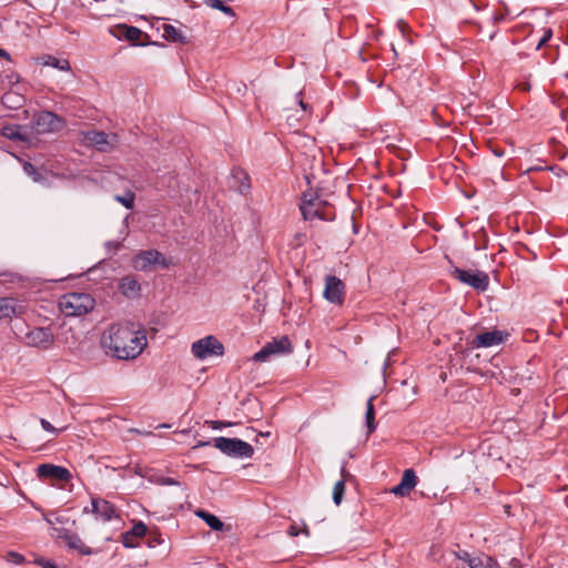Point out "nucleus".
<instances>
[{
  "mask_svg": "<svg viewBox=\"0 0 568 568\" xmlns=\"http://www.w3.org/2000/svg\"><path fill=\"white\" fill-rule=\"evenodd\" d=\"M346 286L344 282L335 275L325 276L324 298L336 305H342L345 301Z\"/></svg>",
  "mask_w": 568,
  "mask_h": 568,
  "instance_id": "10",
  "label": "nucleus"
},
{
  "mask_svg": "<svg viewBox=\"0 0 568 568\" xmlns=\"http://www.w3.org/2000/svg\"><path fill=\"white\" fill-rule=\"evenodd\" d=\"M43 568H57V566L54 565V562H52L51 560H47L44 562V567Z\"/></svg>",
  "mask_w": 568,
  "mask_h": 568,
  "instance_id": "47",
  "label": "nucleus"
},
{
  "mask_svg": "<svg viewBox=\"0 0 568 568\" xmlns=\"http://www.w3.org/2000/svg\"><path fill=\"white\" fill-rule=\"evenodd\" d=\"M374 397H371L367 400L366 405V426H367V434L371 435L376 429V423H375V408L373 404Z\"/></svg>",
  "mask_w": 568,
  "mask_h": 568,
  "instance_id": "26",
  "label": "nucleus"
},
{
  "mask_svg": "<svg viewBox=\"0 0 568 568\" xmlns=\"http://www.w3.org/2000/svg\"><path fill=\"white\" fill-rule=\"evenodd\" d=\"M41 423V426L44 430L47 432H51V433H57L58 430L44 418H41L40 420Z\"/></svg>",
  "mask_w": 568,
  "mask_h": 568,
  "instance_id": "38",
  "label": "nucleus"
},
{
  "mask_svg": "<svg viewBox=\"0 0 568 568\" xmlns=\"http://www.w3.org/2000/svg\"><path fill=\"white\" fill-rule=\"evenodd\" d=\"M417 485V476L415 471L409 468L405 469L400 479V483L390 489V493L395 496H407Z\"/></svg>",
  "mask_w": 568,
  "mask_h": 568,
  "instance_id": "18",
  "label": "nucleus"
},
{
  "mask_svg": "<svg viewBox=\"0 0 568 568\" xmlns=\"http://www.w3.org/2000/svg\"><path fill=\"white\" fill-rule=\"evenodd\" d=\"M233 178L240 180L241 184L239 185L237 189L241 193H244L250 189V180L245 172H243L242 170H234Z\"/></svg>",
  "mask_w": 568,
  "mask_h": 568,
  "instance_id": "31",
  "label": "nucleus"
},
{
  "mask_svg": "<svg viewBox=\"0 0 568 568\" xmlns=\"http://www.w3.org/2000/svg\"><path fill=\"white\" fill-rule=\"evenodd\" d=\"M1 133L4 138H7L9 140H13V141H26L27 140V134L22 133V128H21V125H18V124L4 125L1 129Z\"/></svg>",
  "mask_w": 568,
  "mask_h": 568,
  "instance_id": "23",
  "label": "nucleus"
},
{
  "mask_svg": "<svg viewBox=\"0 0 568 568\" xmlns=\"http://www.w3.org/2000/svg\"><path fill=\"white\" fill-rule=\"evenodd\" d=\"M301 532V530L297 528L296 525H291L290 528H288V535L292 536V537H296L298 536Z\"/></svg>",
  "mask_w": 568,
  "mask_h": 568,
  "instance_id": "42",
  "label": "nucleus"
},
{
  "mask_svg": "<svg viewBox=\"0 0 568 568\" xmlns=\"http://www.w3.org/2000/svg\"><path fill=\"white\" fill-rule=\"evenodd\" d=\"M119 291L128 298H136L141 294V285L135 276L128 275L121 278Z\"/></svg>",
  "mask_w": 568,
  "mask_h": 568,
  "instance_id": "20",
  "label": "nucleus"
},
{
  "mask_svg": "<svg viewBox=\"0 0 568 568\" xmlns=\"http://www.w3.org/2000/svg\"><path fill=\"white\" fill-rule=\"evenodd\" d=\"M484 568H501L500 565L489 556L484 557Z\"/></svg>",
  "mask_w": 568,
  "mask_h": 568,
  "instance_id": "35",
  "label": "nucleus"
},
{
  "mask_svg": "<svg viewBox=\"0 0 568 568\" xmlns=\"http://www.w3.org/2000/svg\"><path fill=\"white\" fill-rule=\"evenodd\" d=\"M55 341L51 327H32L23 336V343L29 347L49 349Z\"/></svg>",
  "mask_w": 568,
  "mask_h": 568,
  "instance_id": "6",
  "label": "nucleus"
},
{
  "mask_svg": "<svg viewBox=\"0 0 568 568\" xmlns=\"http://www.w3.org/2000/svg\"><path fill=\"white\" fill-rule=\"evenodd\" d=\"M507 336H508L507 333H504L498 329L485 332V333L478 334L474 337L473 345L477 348H487V347H491V346H497V345L503 344L506 341Z\"/></svg>",
  "mask_w": 568,
  "mask_h": 568,
  "instance_id": "13",
  "label": "nucleus"
},
{
  "mask_svg": "<svg viewBox=\"0 0 568 568\" xmlns=\"http://www.w3.org/2000/svg\"><path fill=\"white\" fill-rule=\"evenodd\" d=\"M206 424H210L213 429H221L222 427L231 425V423H226V422H222V420H211V422H206Z\"/></svg>",
  "mask_w": 568,
  "mask_h": 568,
  "instance_id": "37",
  "label": "nucleus"
},
{
  "mask_svg": "<svg viewBox=\"0 0 568 568\" xmlns=\"http://www.w3.org/2000/svg\"><path fill=\"white\" fill-rule=\"evenodd\" d=\"M397 28L403 36H405L406 31L409 29L408 24L404 20H399L397 22Z\"/></svg>",
  "mask_w": 568,
  "mask_h": 568,
  "instance_id": "41",
  "label": "nucleus"
},
{
  "mask_svg": "<svg viewBox=\"0 0 568 568\" xmlns=\"http://www.w3.org/2000/svg\"><path fill=\"white\" fill-rule=\"evenodd\" d=\"M26 312L22 302L14 297H0V320L21 316Z\"/></svg>",
  "mask_w": 568,
  "mask_h": 568,
  "instance_id": "16",
  "label": "nucleus"
},
{
  "mask_svg": "<svg viewBox=\"0 0 568 568\" xmlns=\"http://www.w3.org/2000/svg\"><path fill=\"white\" fill-rule=\"evenodd\" d=\"M114 36L119 39H125L130 41L133 45H145L146 43L141 41V39L142 37L149 38L148 34H144L141 29L126 24H119Z\"/></svg>",
  "mask_w": 568,
  "mask_h": 568,
  "instance_id": "19",
  "label": "nucleus"
},
{
  "mask_svg": "<svg viewBox=\"0 0 568 568\" xmlns=\"http://www.w3.org/2000/svg\"><path fill=\"white\" fill-rule=\"evenodd\" d=\"M195 515L203 519L206 523V525L215 531H220L224 528L223 521L219 519L215 515H212L203 509L196 510Z\"/></svg>",
  "mask_w": 568,
  "mask_h": 568,
  "instance_id": "24",
  "label": "nucleus"
},
{
  "mask_svg": "<svg viewBox=\"0 0 568 568\" xmlns=\"http://www.w3.org/2000/svg\"><path fill=\"white\" fill-rule=\"evenodd\" d=\"M203 3L213 9L220 10L230 17L235 16L234 10L230 6L224 4L221 0H203Z\"/></svg>",
  "mask_w": 568,
  "mask_h": 568,
  "instance_id": "28",
  "label": "nucleus"
},
{
  "mask_svg": "<svg viewBox=\"0 0 568 568\" xmlns=\"http://www.w3.org/2000/svg\"><path fill=\"white\" fill-rule=\"evenodd\" d=\"M95 306V300L89 293L70 292L59 298V308L65 316H82Z\"/></svg>",
  "mask_w": 568,
  "mask_h": 568,
  "instance_id": "2",
  "label": "nucleus"
},
{
  "mask_svg": "<svg viewBox=\"0 0 568 568\" xmlns=\"http://www.w3.org/2000/svg\"><path fill=\"white\" fill-rule=\"evenodd\" d=\"M115 201L121 203L124 207L131 210L134 206L135 194L132 191H126L123 195H115Z\"/></svg>",
  "mask_w": 568,
  "mask_h": 568,
  "instance_id": "30",
  "label": "nucleus"
},
{
  "mask_svg": "<svg viewBox=\"0 0 568 568\" xmlns=\"http://www.w3.org/2000/svg\"><path fill=\"white\" fill-rule=\"evenodd\" d=\"M90 511L95 515L97 519H101L102 521H109L118 517L115 507L110 501L99 497L91 498ZM83 513H89V508L85 507Z\"/></svg>",
  "mask_w": 568,
  "mask_h": 568,
  "instance_id": "11",
  "label": "nucleus"
},
{
  "mask_svg": "<svg viewBox=\"0 0 568 568\" xmlns=\"http://www.w3.org/2000/svg\"><path fill=\"white\" fill-rule=\"evenodd\" d=\"M81 555H91L93 554L92 549L88 546H85L83 544V541L81 542V546L78 547L77 549Z\"/></svg>",
  "mask_w": 568,
  "mask_h": 568,
  "instance_id": "40",
  "label": "nucleus"
},
{
  "mask_svg": "<svg viewBox=\"0 0 568 568\" xmlns=\"http://www.w3.org/2000/svg\"><path fill=\"white\" fill-rule=\"evenodd\" d=\"M146 531H148V527L142 521L134 524L133 527L131 528V530L123 534V537H122L123 546L126 548L135 547L133 538L143 537L146 534Z\"/></svg>",
  "mask_w": 568,
  "mask_h": 568,
  "instance_id": "21",
  "label": "nucleus"
},
{
  "mask_svg": "<svg viewBox=\"0 0 568 568\" xmlns=\"http://www.w3.org/2000/svg\"><path fill=\"white\" fill-rule=\"evenodd\" d=\"M48 559L41 557V556H34V559H33V564L40 566V567H44V562L47 561Z\"/></svg>",
  "mask_w": 568,
  "mask_h": 568,
  "instance_id": "43",
  "label": "nucleus"
},
{
  "mask_svg": "<svg viewBox=\"0 0 568 568\" xmlns=\"http://www.w3.org/2000/svg\"><path fill=\"white\" fill-rule=\"evenodd\" d=\"M300 105L302 106L303 110L307 109V104L304 103L302 100H300Z\"/></svg>",
  "mask_w": 568,
  "mask_h": 568,
  "instance_id": "48",
  "label": "nucleus"
},
{
  "mask_svg": "<svg viewBox=\"0 0 568 568\" xmlns=\"http://www.w3.org/2000/svg\"><path fill=\"white\" fill-rule=\"evenodd\" d=\"M191 351L195 358L205 359L211 356H222L224 346L215 336L209 335L195 341Z\"/></svg>",
  "mask_w": 568,
  "mask_h": 568,
  "instance_id": "5",
  "label": "nucleus"
},
{
  "mask_svg": "<svg viewBox=\"0 0 568 568\" xmlns=\"http://www.w3.org/2000/svg\"><path fill=\"white\" fill-rule=\"evenodd\" d=\"M44 64L53 67V68H57V69L62 70V71L70 70V63H69L68 60H59V59H57L55 57H52V55H48L47 57V59L44 61Z\"/></svg>",
  "mask_w": 568,
  "mask_h": 568,
  "instance_id": "29",
  "label": "nucleus"
},
{
  "mask_svg": "<svg viewBox=\"0 0 568 568\" xmlns=\"http://www.w3.org/2000/svg\"><path fill=\"white\" fill-rule=\"evenodd\" d=\"M63 124V120L51 111H41L33 119V129L38 134L59 131Z\"/></svg>",
  "mask_w": 568,
  "mask_h": 568,
  "instance_id": "9",
  "label": "nucleus"
},
{
  "mask_svg": "<svg viewBox=\"0 0 568 568\" xmlns=\"http://www.w3.org/2000/svg\"><path fill=\"white\" fill-rule=\"evenodd\" d=\"M59 537L65 541L69 548L75 550L78 549L79 546H81L82 542L81 538L78 535L65 529L59 534Z\"/></svg>",
  "mask_w": 568,
  "mask_h": 568,
  "instance_id": "27",
  "label": "nucleus"
},
{
  "mask_svg": "<svg viewBox=\"0 0 568 568\" xmlns=\"http://www.w3.org/2000/svg\"><path fill=\"white\" fill-rule=\"evenodd\" d=\"M85 140L90 145L97 148L101 152L111 151L118 142L115 134L110 135L103 131L94 130L85 133Z\"/></svg>",
  "mask_w": 568,
  "mask_h": 568,
  "instance_id": "12",
  "label": "nucleus"
},
{
  "mask_svg": "<svg viewBox=\"0 0 568 568\" xmlns=\"http://www.w3.org/2000/svg\"><path fill=\"white\" fill-rule=\"evenodd\" d=\"M7 560L10 562H13L16 565H21L26 561V558L23 555L16 552V551H9L7 554Z\"/></svg>",
  "mask_w": 568,
  "mask_h": 568,
  "instance_id": "34",
  "label": "nucleus"
},
{
  "mask_svg": "<svg viewBox=\"0 0 568 568\" xmlns=\"http://www.w3.org/2000/svg\"><path fill=\"white\" fill-rule=\"evenodd\" d=\"M160 483L162 485H168V486H179L180 485V483L176 479L172 478V477H164V478L161 479Z\"/></svg>",
  "mask_w": 568,
  "mask_h": 568,
  "instance_id": "39",
  "label": "nucleus"
},
{
  "mask_svg": "<svg viewBox=\"0 0 568 568\" xmlns=\"http://www.w3.org/2000/svg\"><path fill=\"white\" fill-rule=\"evenodd\" d=\"M417 485V476L415 471L409 468L405 469L400 479V483L390 489V493L395 496H407Z\"/></svg>",
  "mask_w": 568,
  "mask_h": 568,
  "instance_id": "17",
  "label": "nucleus"
},
{
  "mask_svg": "<svg viewBox=\"0 0 568 568\" xmlns=\"http://www.w3.org/2000/svg\"><path fill=\"white\" fill-rule=\"evenodd\" d=\"M345 493V479L342 478L337 480L333 488V500L336 505L342 503L343 496Z\"/></svg>",
  "mask_w": 568,
  "mask_h": 568,
  "instance_id": "32",
  "label": "nucleus"
},
{
  "mask_svg": "<svg viewBox=\"0 0 568 568\" xmlns=\"http://www.w3.org/2000/svg\"><path fill=\"white\" fill-rule=\"evenodd\" d=\"M457 558L467 562L470 568H484V558L479 556H473L466 550H460L456 554Z\"/></svg>",
  "mask_w": 568,
  "mask_h": 568,
  "instance_id": "25",
  "label": "nucleus"
},
{
  "mask_svg": "<svg viewBox=\"0 0 568 568\" xmlns=\"http://www.w3.org/2000/svg\"><path fill=\"white\" fill-rule=\"evenodd\" d=\"M328 207V203L324 200H321L320 196L312 192H304L302 194V201L300 204V210L303 215V219L306 221H312L314 219H320L324 221H329L333 219V215L326 211Z\"/></svg>",
  "mask_w": 568,
  "mask_h": 568,
  "instance_id": "3",
  "label": "nucleus"
},
{
  "mask_svg": "<svg viewBox=\"0 0 568 568\" xmlns=\"http://www.w3.org/2000/svg\"><path fill=\"white\" fill-rule=\"evenodd\" d=\"M0 58H6L7 60H10V54L0 48Z\"/></svg>",
  "mask_w": 568,
  "mask_h": 568,
  "instance_id": "46",
  "label": "nucleus"
},
{
  "mask_svg": "<svg viewBox=\"0 0 568 568\" xmlns=\"http://www.w3.org/2000/svg\"><path fill=\"white\" fill-rule=\"evenodd\" d=\"M163 38L168 41L175 42V43H186V37L182 33L181 30L176 29L172 24H164L163 26Z\"/></svg>",
  "mask_w": 568,
  "mask_h": 568,
  "instance_id": "22",
  "label": "nucleus"
},
{
  "mask_svg": "<svg viewBox=\"0 0 568 568\" xmlns=\"http://www.w3.org/2000/svg\"><path fill=\"white\" fill-rule=\"evenodd\" d=\"M293 351L292 343L287 336L274 338L272 342L266 343L258 352H256L252 359L255 362H265L271 355L290 354Z\"/></svg>",
  "mask_w": 568,
  "mask_h": 568,
  "instance_id": "7",
  "label": "nucleus"
},
{
  "mask_svg": "<svg viewBox=\"0 0 568 568\" xmlns=\"http://www.w3.org/2000/svg\"><path fill=\"white\" fill-rule=\"evenodd\" d=\"M101 344L108 354L119 359H133L148 344L146 333L133 323L116 324L103 333Z\"/></svg>",
  "mask_w": 568,
  "mask_h": 568,
  "instance_id": "1",
  "label": "nucleus"
},
{
  "mask_svg": "<svg viewBox=\"0 0 568 568\" xmlns=\"http://www.w3.org/2000/svg\"><path fill=\"white\" fill-rule=\"evenodd\" d=\"M214 446L231 457L250 458L254 454L253 447L239 438L216 437Z\"/></svg>",
  "mask_w": 568,
  "mask_h": 568,
  "instance_id": "4",
  "label": "nucleus"
},
{
  "mask_svg": "<svg viewBox=\"0 0 568 568\" xmlns=\"http://www.w3.org/2000/svg\"><path fill=\"white\" fill-rule=\"evenodd\" d=\"M551 36H552V31L550 29L545 30L544 36L541 37V39L539 40V42L537 44V49H540L545 43H547L549 41V39L551 38Z\"/></svg>",
  "mask_w": 568,
  "mask_h": 568,
  "instance_id": "36",
  "label": "nucleus"
},
{
  "mask_svg": "<svg viewBox=\"0 0 568 568\" xmlns=\"http://www.w3.org/2000/svg\"><path fill=\"white\" fill-rule=\"evenodd\" d=\"M24 172L32 178L34 182H40L42 180L41 173L38 172V170L30 163L26 162L23 164Z\"/></svg>",
  "mask_w": 568,
  "mask_h": 568,
  "instance_id": "33",
  "label": "nucleus"
},
{
  "mask_svg": "<svg viewBox=\"0 0 568 568\" xmlns=\"http://www.w3.org/2000/svg\"><path fill=\"white\" fill-rule=\"evenodd\" d=\"M210 445H211V442H209V440H200V442H197L196 445L193 446V449H196L199 447L210 446Z\"/></svg>",
  "mask_w": 568,
  "mask_h": 568,
  "instance_id": "44",
  "label": "nucleus"
},
{
  "mask_svg": "<svg viewBox=\"0 0 568 568\" xmlns=\"http://www.w3.org/2000/svg\"><path fill=\"white\" fill-rule=\"evenodd\" d=\"M302 532H304L305 535L308 536L310 532H308V528H307L306 525H304V528L302 529Z\"/></svg>",
  "mask_w": 568,
  "mask_h": 568,
  "instance_id": "49",
  "label": "nucleus"
},
{
  "mask_svg": "<svg viewBox=\"0 0 568 568\" xmlns=\"http://www.w3.org/2000/svg\"><path fill=\"white\" fill-rule=\"evenodd\" d=\"M163 261V256L159 251L148 250L134 256L132 266L138 271H146L150 266Z\"/></svg>",
  "mask_w": 568,
  "mask_h": 568,
  "instance_id": "15",
  "label": "nucleus"
},
{
  "mask_svg": "<svg viewBox=\"0 0 568 568\" xmlns=\"http://www.w3.org/2000/svg\"><path fill=\"white\" fill-rule=\"evenodd\" d=\"M37 474L40 478H50L57 481H69L72 477L65 467L52 464H41L37 469Z\"/></svg>",
  "mask_w": 568,
  "mask_h": 568,
  "instance_id": "14",
  "label": "nucleus"
},
{
  "mask_svg": "<svg viewBox=\"0 0 568 568\" xmlns=\"http://www.w3.org/2000/svg\"><path fill=\"white\" fill-rule=\"evenodd\" d=\"M452 275L462 283L467 284L477 291L484 292L488 288L489 285L488 274L483 271L471 272L454 267Z\"/></svg>",
  "mask_w": 568,
  "mask_h": 568,
  "instance_id": "8",
  "label": "nucleus"
},
{
  "mask_svg": "<svg viewBox=\"0 0 568 568\" xmlns=\"http://www.w3.org/2000/svg\"><path fill=\"white\" fill-rule=\"evenodd\" d=\"M509 565L511 566V568H520V561L516 558H513Z\"/></svg>",
  "mask_w": 568,
  "mask_h": 568,
  "instance_id": "45",
  "label": "nucleus"
}]
</instances>
